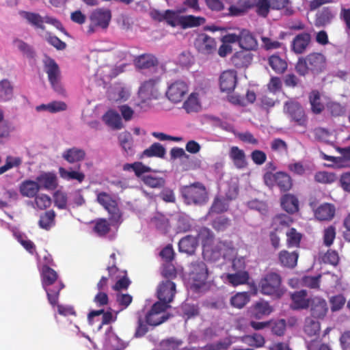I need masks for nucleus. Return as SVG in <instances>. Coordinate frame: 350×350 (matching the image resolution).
<instances>
[{"label":"nucleus","mask_w":350,"mask_h":350,"mask_svg":"<svg viewBox=\"0 0 350 350\" xmlns=\"http://www.w3.org/2000/svg\"><path fill=\"white\" fill-rule=\"evenodd\" d=\"M165 154V148L159 143H154L148 149L145 150L143 154L147 157H163Z\"/></svg>","instance_id":"51"},{"label":"nucleus","mask_w":350,"mask_h":350,"mask_svg":"<svg viewBox=\"0 0 350 350\" xmlns=\"http://www.w3.org/2000/svg\"><path fill=\"white\" fill-rule=\"evenodd\" d=\"M138 95L143 101L159 99L161 96L159 78L150 79L142 83Z\"/></svg>","instance_id":"7"},{"label":"nucleus","mask_w":350,"mask_h":350,"mask_svg":"<svg viewBox=\"0 0 350 350\" xmlns=\"http://www.w3.org/2000/svg\"><path fill=\"white\" fill-rule=\"evenodd\" d=\"M176 293L175 284L170 280L163 281L159 284L157 288V297L159 302L168 305L174 297Z\"/></svg>","instance_id":"14"},{"label":"nucleus","mask_w":350,"mask_h":350,"mask_svg":"<svg viewBox=\"0 0 350 350\" xmlns=\"http://www.w3.org/2000/svg\"><path fill=\"white\" fill-rule=\"evenodd\" d=\"M336 11L331 7H326L318 12L316 18V25L323 26L329 23L336 16Z\"/></svg>","instance_id":"34"},{"label":"nucleus","mask_w":350,"mask_h":350,"mask_svg":"<svg viewBox=\"0 0 350 350\" xmlns=\"http://www.w3.org/2000/svg\"><path fill=\"white\" fill-rule=\"evenodd\" d=\"M20 193L26 198H34L40 190V185L36 180L27 179L23 180L18 186Z\"/></svg>","instance_id":"22"},{"label":"nucleus","mask_w":350,"mask_h":350,"mask_svg":"<svg viewBox=\"0 0 350 350\" xmlns=\"http://www.w3.org/2000/svg\"><path fill=\"white\" fill-rule=\"evenodd\" d=\"M304 330L308 337H314V339L307 341L308 345L314 340H319L318 335L320 332V323L318 321L314 320L312 317L306 318L305 320Z\"/></svg>","instance_id":"28"},{"label":"nucleus","mask_w":350,"mask_h":350,"mask_svg":"<svg viewBox=\"0 0 350 350\" xmlns=\"http://www.w3.org/2000/svg\"><path fill=\"white\" fill-rule=\"evenodd\" d=\"M103 314L102 323L99 325L98 330H100L103 325L109 324L116 320V314L113 315L111 312H104L103 310H94L88 314V321L90 324H93L95 317H99Z\"/></svg>","instance_id":"33"},{"label":"nucleus","mask_w":350,"mask_h":350,"mask_svg":"<svg viewBox=\"0 0 350 350\" xmlns=\"http://www.w3.org/2000/svg\"><path fill=\"white\" fill-rule=\"evenodd\" d=\"M42 284L46 292L49 303L54 306L57 303L59 293L64 288L61 282L57 281V273L47 265L41 270Z\"/></svg>","instance_id":"3"},{"label":"nucleus","mask_w":350,"mask_h":350,"mask_svg":"<svg viewBox=\"0 0 350 350\" xmlns=\"http://www.w3.org/2000/svg\"><path fill=\"white\" fill-rule=\"evenodd\" d=\"M181 193L186 202L189 204H201L207 200V193L204 186L199 183L184 186Z\"/></svg>","instance_id":"5"},{"label":"nucleus","mask_w":350,"mask_h":350,"mask_svg":"<svg viewBox=\"0 0 350 350\" xmlns=\"http://www.w3.org/2000/svg\"><path fill=\"white\" fill-rule=\"evenodd\" d=\"M59 174L62 178L66 180H76L82 183L85 179V174L79 170H66L62 167L59 168Z\"/></svg>","instance_id":"38"},{"label":"nucleus","mask_w":350,"mask_h":350,"mask_svg":"<svg viewBox=\"0 0 350 350\" xmlns=\"http://www.w3.org/2000/svg\"><path fill=\"white\" fill-rule=\"evenodd\" d=\"M157 64L156 57L152 55H143L139 56L135 61L137 67L144 69L150 68Z\"/></svg>","instance_id":"46"},{"label":"nucleus","mask_w":350,"mask_h":350,"mask_svg":"<svg viewBox=\"0 0 350 350\" xmlns=\"http://www.w3.org/2000/svg\"><path fill=\"white\" fill-rule=\"evenodd\" d=\"M316 181L321 183H331L336 179L335 175L327 172H319L315 174Z\"/></svg>","instance_id":"63"},{"label":"nucleus","mask_w":350,"mask_h":350,"mask_svg":"<svg viewBox=\"0 0 350 350\" xmlns=\"http://www.w3.org/2000/svg\"><path fill=\"white\" fill-rule=\"evenodd\" d=\"M42 36L52 46L57 49H64L66 47V43L59 40L57 37L51 35L49 32L42 34Z\"/></svg>","instance_id":"61"},{"label":"nucleus","mask_w":350,"mask_h":350,"mask_svg":"<svg viewBox=\"0 0 350 350\" xmlns=\"http://www.w3.org/2000/svg\"><path fill=\"white\" fill-rule=\"evenodd\" d=\"M340 156L334 159L335 161V167H350V146L338 148Z\"/></svg>","instance_id":"40"},{"label":"nucleus","mask_w":350,"mask_h":350,"mask_svg":"<svg viewBox=\"0 0 350 350\" xmlns=\"http://www.w3.org/2000/svg\"><path fill=\"white\" fill-rule=\"evenodd\" d=\"M269 64L271 68L278 73L284 72L287 68L286 62L275 55H271L269 57Z\"/></svg>","instance_id":"48"},{"label":"nucleus","mask_w":350,"mask_h":350,"mask_svg":"<svg viewBox=\"0 0 350 350\" xmlns=\"http://www.w3.org/2000/svg\"><path fill=\"white\" fill-rule=\"evenodd\" d=\"M307 294L305 291L295 292L291 295V308L295 310L304 309L309 306L310 299L306 298Z\"/></svg>","instance_id":"32"},{"label":"nucleus","mask_w":350,"mask_h":350,"mask_svg":"<svg viewBox=\"0 0 350 350\" xmlns=\"http://www.w3.org/2000/svg\"><path fill=\"white\" fill-rule=\"evenodd\" d=\"M44 71L48 75L50 83L55 91L61 93L63 91L62 86L59 82L60 71L57 64L51 58L46 57L44 60Z\"/></svg>","instance_id":"11"},{"label":"nucleus","mask_w":350,"mask_h":350,"mask_svg":"<svg viewBox=\"0 0 350 350\" xmlns=\"http://www.w3.org/2000/svg\"><path fill=\"white\" fill-rule=\"evenodd\" d=\"M14 236L17 241L31 254L35 251V245L33 243L28 239L25 235L21 233H15Z\"/></svg>","instance_id":"62"},{"label":"nucleus","mask_w":350,"mask_h":350,"mask_svg":"<svg viewBox=\"0 0 350 350\" xmlns=\"http://www.w3.org/2000/svg\"><path fill=\"white\" fill-rule=\"evenodd\" d=\"M97 202L107 211L112 222L119 223L121 221L122 214L118 206V203L109 194L105 192L98 193Z\"/></svg>","instance_id":"9"},{"label":"nucleus","mask_w":350,"mask_h":350,"mask_svg":"<svg viewBox=\"0 0 350 350\" xmlns=\"http://www.w3.org/2000/svg\"><path fill=\"white\" fill-rule=\"evenodd\" d=\"M130 96L129 88L122 85H116L108 90V98L111 102H124Z\"/></svg>","instance_id":"19"},{"label":"nucleus","mask_w":350,"mask_h":350,"mask_svg":"<svg viewBox=\"0 0 350 350\" xmlns=\"http://www.w3.org/2000/svg\"><path fill=\"white\" fill-rule=\"evenodd\" d=\"M55 213L53 211H48L44 215L41 216L39 225L45 230L49 229L54 225Z\"/></svg>","instance_id":"56"},{"label":"nucleus","mask_w":350,"mask_h":350,"mask_svg":"<svg viewBox=\"0 0 350 350\" xmlns=\"http://www.w3.org/2000/svg\"><path fill=\"white\" fill-rule=\"evenodd\" d=\"M23 16L33 26L36 28L44 29V18L42 17L39 14L24 12Z\"/></svg>","instance_id":"45"},{"label":"nucleus","mask_w":350,"mask_h":350,"mask_svg":"<svg viewBox=\"0 0 350 350\" xmlns=\"http://www.w3.org/2000/svg\"><path fill=\"white\" fill-rule=\"evenodd\" d=\"M237 83V74L233 70L222 72L219 78L220 89L222 92H229L234 90Z\"/></svg>","instance_id":"23"},{"label":"nucleus","mask_w":350,"mask_h":350,"mask_svg":"<svg viewBox=\"0 0 350 350\" xmlns=\"http://www.w3.org/2000/svg\"><path fill=\"white\" fill-rule=\"evenodd\" d=\"M239 45L242 49L250 51L256 49L258 44L256 38L248 30L242 29L240 31Z\"/></svg>","instance_id":"29"},{"label":"nucleus","mask_w":350,"mask_h":350,"mask_svg":"<svg viewBox=\"0 0 350 350\" xmlns=\"http://www.w3.org/2000/svg\"><path fill=\"white\" fill-rule=\"evenodd\" d=\"M292 223V219L286 215H277L273 219V226L276 230L284 227H288Z\"/></svg>","instance_id":"58"},{"label":"nucleus","mask_w":350,"mask_h":350,"mask_svg":"<svg viewBox=\"0 0 350 350\" xmlns=\"http://www.w3.org/2000/svg\"><path fill=\"white\" fill-rule=\"evenodd\" d=\"M286 243L288 247H297L299 245L301 234L298 232L295 228H290L286 232Z\"/></svg>","instance_id":"49"},{"label":"nucleus","mask_w":350,"mask_h":350,"mask_svg":"<svg viewBox=\"0 0 350 350\" xmlns=\"http://www.w3.org/2000/svg\"><path fill=\"white\" fill-rule=\"evenodd\" d=\"M310 40L308 33H301L297 36L293 41V50L295 53H302L307 48Z\"/></svg>","instance_id":"35"},{"label":"nucleus","mask_w":350,"mask_h":350,"mask_svg":"<svg viewBox=\"0 0 350 350\" xmlns=\"http://www.w3.org/2000/svg\"><path fill=\"white\" fill-rule=\"evenodd\" d=\"M204 96V91L196 90L191 92L183 103V109L187 113L197 112L201 109V101Z\"/></svg>","instance_id":"16"},{"label":"nucleus","mask_w":350,"mask_h":350,"mask_svg":"<svg viewBox=\"0 0 350 350\" xmlns=\"http://www.w3.org/2000/svg\"><path fill=\"white\" fill-rule=\"evenodd\" d=\"M123 170L125 171H133L137 176L151 170L150 167L143 165L140 162H135L132 164H124L123 165Z\"/></svg>","instance_id":"50"},{"label":"nucleus","mask_w":350,"mask_h":350,"mask_svg":"<svg viewBox=\"0 0 350 350\" xmlns=\"http://www.w3.org/2000/svg\"><path fill=\"white\" fill-rule=\"evenodd\" d=\"M273 310L272 306L267 301L260 300L252 305L248 310V312L251 317L261 319L269 315Z\"/></svg>","instance_id":"17"},{"label":"nucleus","mask_w":350,"mask_h":350,"mask_svg":"<svg viewBox=\"0 0 350 350\" xmlns=\"http://www.w3.org/2000/svg\"><path fill=\"white\" fill-rule=\"evenodd\" d=\"M241 341L250 346L259 347L263 345L265 342L264 338L258 334L254 335L245 336L241 338Z\"/></svg>","instance_id":"53"},{"label":"nucleus","mask_w":350,"mask_h":350,"mask_svg":"<svg viewBox=\"0 0 350 350\" xmlns=\"http://www.w3.org/2000/svg\"><path fill=\"white\" fill-rule=\"evenodd\" d=\"M197 244L198 241L195 237L187 236L179 241V250L187 254H191L194 252Z\"/></svg>","instance_id":"42"},{"label":"nucleus","mask_w":350,"mask_h":350,"mask_svg":"<svg viewBox=\"0 0 350 350\" xmlns=\"http://www.w3.org/2000/svg\"><path fill=\"white\" fill-rule=\"evenodd\" d=\"M212 240L213 235L209 229L206 228L200 229L198 235V241H200L203 245V254L205 257L215 261L221 256L226 258L234 253V249L231 243L226 242H218L214 249L211 250L210 244Z\"/></svg>","instance_id":"1"},{"label":"nucleus","mask_w":350,"mask_h":350,"mask_svg":"<svg viewBox=\"0 0 350 350\" xmlns=\"http://www.w3.org/2000/svg\"><path fill=\"white\" fill-rule=\"evenodd\" d=\"M111 15L109 10L97 9L90 16V32L94 31L93 27L105 29L108 27Z\"/></svg>","instance_id":"13"},{"label":"nucleus","mask_w":350,"mask_h":350,"mask_svg":"<svg viewBox=\"0 0 350 350\" xmlns=\"http://www.w3.org/2000/svg\"><path fill=\"white\" fill-rule=\"evenodd\" d=\"M228 200L224 197L216 198L211 206V211L218 213L226 211L228 208Z\"/></svg>","instance_id":"57"},{"label":"nucleus","mask_w":350,"mask_h":350,"mask_svg":"<svg viewBox=\"0 0 350 350\" xmlns=\"http://www.w3.org/2000/svg\"><path fill=\"white\" fill-rule=\"evenodd\" d=\"M276 185L282 191H288L292 187V180L287 174L284 172H278Z\"/></svg>","instance_id":"52"},{"label":"nucleus","mask_w":350,"mask_h":350,"mask_svg":"<svg viewBox=\"0 0 350 350\" xmlns=\"http://www.w3.org/2000/svg\"><path fill=\"white\" fill-rule=\"evenodd\" d=\"M252 59L250 53L244 51L237 52L232 58V63L237 67L247 66L252 62Z\"/></svg>","instance_id":"43"},{"label":"nucleus","mask_w":350,"mask_h":350,"mask_svg":"<svg viewBox=\"0 0 350 350\" xmlns=\"http://www.w3.org/2000/svg\"><path fill=\"white\" fill-rule=\"evenodd\" d=\"M311 109L314 113H320L325 108V103L318 91H312L309 95Z\"/></svg>","instance_id":"39"},{"label":"nucleus","mask_w":350,"mask_h":350,"mask_svg":"<svg viewBox=\"0 0 350 350\" xmlns=\"http://www.w3.org/2000/svg\"><path fill=\"white\" fill-rule=\"evenodd\" d=\"M14 96V86L8 79L0 81V101L10 100Z\"/></svg>","instance_id":"36"},{"label":"nucleus","mask_w":350,"mask_h":350,"mask_svg":"<svg viewBox=\"0 0 350 350\" xmlns=\"http://www.w3.org/2000/svg\"><path fill=\"white\" fill-rule=\"evenodd\" d=\"M189 274L190 288L196 291H200L205 284L207 278V269L203 262L193 263Z\"/></svg>","instance_id":"8"},{"label":"nucleus","mask_w":350,"mask_h":350,"mask_svg":"<svg viewBox=\"0 0 350 350\" xmlns=\"http://www.w3.org/2000/svg\"><path fill=\"white\" fill-rule=\"evenodd\" d=\"M169 307V305L161 302L155 303L146 316V323L150 325L157 326L165 321L168 317L164 312Z\"/></svg>","instance_id":"12"},{"label":"nucleus","mask_w":350,"mask_h":350,"mask_svg":"<svg viewBox=\"0 0 350 350\" xmlns=\"http://www.w3.org/2000/svg\"><path fill=\"white\" fill-rule=\"evenodd\" d=\"M282 208L288 213H293L298 211L299 202L295 196L286 194L281 199Z\"/></svg>","instance_id":"37"},{"label":"nucleus","mask_w":350,"mask_h":350,"mask_svg":"<svg viewBox=\"0 0 350 350\" xmlns=\"http://www.w3.org/2000/svg\"><path fill=\"white\" fill-rule=\"evenodd\" d=\"M284 112L296 122H301L304 117V112L301 106L293 99L284 103Z\"/></svg>","instance_id":"18"},{"label":"nucleus","mask_w":350,"mask_h":350,"mask_svg":"<svg viewBox=\"0 0 350 350\" xmlns=\"http://www.w3.org/2000/svg\"><path fill=\"white\" fill-rule=\"evenodd\" d=\"M102 120L113 130H120L124 126L121 116L114 109L107 110L102 116Z\"/></svg>","instance_id":"21"},{"label":"nucleus","mask_w":350,"mask_h":350,"mask_svg":"<svg viewBox=\"0 0 350 350\" xmlns=\"http://www.w3.org/2000/svg\"><path fill=\"white\" fill-rule=\"evenodd\" d=\"M299 254L297 252H289L287 250H282L278 254V262L283 267L293 269L297 263Z\"/></svg>","instance_id":"25"},{"label":"nucleus","mask_w":350,"mask_h":350,"mask_svg":"<svg viewBox=\"0 0 350 350\" xmlns=\"http://www.w3.org/2000/svg\"><path fill=\"white\" fill-rule=\"evenodd\" d=\"M250 299V295L247 293H238L230 298V304L234 308L241 309L249 302Z\"/></svg>","instance_id":"47"},{"label":"nucleus","mask_w":350,"mask_h":350,"mask_svg":"<svg viewBox=\"0 0 350 350\" xmlns=\"http://www.w3.org/2000/svg\"><path fill=\"white\" fill-rule=\"evenodd\" d=\"M315 137L327 144H333L336 141V135L334 132L328 131L324 128H317L314 129Z\"/></svg>","instance_id":"44"},{"label":"nucleus","mask_w":350,"mask_h":350,"mask_svg":"<svg viewBox=\"0 0 350 350\" xmlns=\"http://www.w3.org/2000/svg\"><path fill=\"white\" fill-rule=\"evenodd\" d=\"M222 278L226 282L236 286L247 283L249 274L247 271H236L234 273L224 274Z\"/></svg>","instance_id":"30"},{"label":"nucleus","mask_w":350,"mask_h":350,"mask_svg":"<svg viewBox=\"0 0 350 350\" xmlns=\"http://www.w3.org/2000/svg\"><path fill=\"white\" fill-rule=\"evenodd\" d=\"M309 306L312 317L317 319H323L326 315L328 310L326 301L319 297H312Z\"/></svg>","instance_id":"20"},{"label":"nucleus","mask_w":350,"mask_h":350,"mask_svg":"<svg viewBox=\"0 0 350 350\" xmlns=\"http://www.w3.org/2000/svg\"><path fill=\"white\" fill-rule=\"evenodd\" d=\"M151 224L161 231H165L168 226V221L161 213H157L152 219Z\"/></svg>","instance_id":"59"},{"label":"nucleus","mask_w":350,"mask_h":350,"mask_svg":"<svg viewBox=\"0 0 350 350\" xmlns=\"http://www.w3.org/2000/svg\"><path fill=\"white\" fill-rule=\"evenodd\" d=\"M327 66V59L321 53H311L305 57L299 58L295 68L301 76L310 72L317 75L324 71Z\"/></svg>","instance_id":"2"},{"label":"nucleus","mask_w":350,"mask_h":350,"mask_svg":"<svg viewBox=\"0 0 350 350\" xmlns=\"http://www.w3.org/2000/svg\"><path fill=\"white\" fill-rule=\"evenodd\" d=\"M34 198L35 207L39 209L43 210L47 208L51 204V200L46 194H37Z\"/></svg>","instance_id":"54"},{"label":"nucleus","mask_w":350,"mask_h":350,"mask_svg":"<svg viewBox=\"0 0 350 350\" xmlns=\"http://www.w3.org/2000/svg\"><path fill=\"white\" fill-rule=\"evenodd\" d=\"M259 289L262 294L274 299L280 298L284 293L281 276L275 272H268L260 280Z\"/></svg>","instance_id":"4"},{"label":"nucleus","mask_w":350,"mask_h":350,"mask_svg":"<svg viewBox=\"0 0 350 350\" xmlns=\"http://www.w3.org/2000/svg\"><path fill=\"white\" fill-rule=\"evenodd\" d=\"M14 131V127L8 121L0 123V142L3 143L8 139L10 133Z\"/></svg>","instance_id":"60"},{"label":"nucleus","mask_w":350,"mask_h":350,"mask_svg":"<svg viewBox=\"0 0 350 350\" xmlns=\"http://www.w3.org/2000/svg\"><path fill=\"white\" fill-rule=\"evenodd\" d=\"M181 16L177 12L166 10L163 20H165L169 25L173 27L180 26Z\"/></svg>","instance_id":"55"},{"label":"nucleus","mask_w":350,"mask_h":350,"mask_svg":"<svg viewBox=\"0 0 350 350\" xmlns=\"http://www.w3.org/2000/svg\"><path fill=\"white\" fill-rule=\"evenodd\" d=\"M194 44L196 49L204 55L211 54L216 50L215 39L205 33L199 34L195 40Z\"/></svg>","instance_id":"15"},{"label":"nucleus","mask_w":350,"mask_h":350,"mask_svg":"<svg viewBox=\"0 0 350 350\" xmlns=\"http://www.w3.org/2000/svg\"><path fill=\"white\" fill-rule=\"evenodd\" d=\"M229 157L237 168L243 169L247 165L244 151L237 146H232L229 150Z\"/></svg>","instance_id":"26"},{"label":"nucleus","mask_w":350,"mask_h":350,"mask_svg":"<svg viewBox=\"0 0 350 350\" xmlns=\"http://www.w3.org/2000/svg\"><path fill=\"white\" fill-rule=\"evenodd\" d=\"M234 341L231 338H226L223 342L208 345L202 350H226Z\"/></svg>","instance_id":"64"},{"label":"nucleus","mask_w":350,"mask_h":350,"mask_svg":"<svg viewBox=\"0 0 350 350\" xmlns=\"http://www.w3.org/2000/svg\"><path fill=\"white\" fill-rule=\"evenodd\" d=\"M36 181L42 188L46 190H53L57 186V179L55 174L51 172H42L36 177Z\"/></svg>","instance_id":"24"},{"label":"nucleus","mask_w":350,"mask_h":350,"mask_svg":"<svg viewBox=\"0 0 350 350\" xmlns=\"http://www.w3.org/2000/svg\"><path fill=\"white\" fill-rule=\"evenodd\" d=\"M270 10H280L290 15L293 14V10L290 0H258L256 3L257 13L262 16H266Z\"/></svg>","instance_id":"6"},{"label":"nucleus","mask_w":350,"mask_h":350,"mask_svg":"<svg viewBox=\"0 0 350 350\" xmlns=\"http://www.w3.org/2000/svg\"><path fill=\"white\" fill-rule=\"evenodd\" d=\"M85 157V150L76 147L67 149L62 153V158L69 163L81 161L84 159Z\"/></svg>","instance_id":"31"},{"label":"nucleus","mask_w":350,"mask_h":350,"mask_svg":"<svg viewBox=\"0 0 350 350\" xmlns=\"http://www.w3.org/2000/svg\"><path fill=\"white\" fill-rule=\"evenodd\" d=\"M204 23L205 18L203 17L193 15L182 16L180 27L183 29L192 28L203 25Z\"/></svg>","instance_id":"41"},{"label":"nucleus","mask_w":350,"mask_h":350,"mask_svg":"<svg viewBox=\"0 0 350 350\" xmlns=\"http://www.w3.org/2000/svg\"><path fill=\"white\" fill-rule=\"evenodd\" d=\"M335 211L333 204L324 203L314 210V216L319 221H329L334 217Z\"/></svg>","instance_id":"27"},{"label":"nucleus","mask_w":350,"mask_h":350,"mask_svg":"<svg viewBox=\"0 0 350 350\" xmlns=\"http://www.w3.org/2000/svg\"><path fill=\"white\" fill-rule=\"evenodd\" d=\"M188 92V83L184 80L178 79L168 83L165 95L171 102L178 103L183 100Z\"/></svg>","instance_id":"10"}]
</instances>
